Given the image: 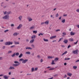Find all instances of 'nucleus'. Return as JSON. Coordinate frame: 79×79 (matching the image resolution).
Segmentation results:
<instances>
[{"mask_svg": "<svg viewBox=\"0 0 79 79\" xmlns=\"http://www.w3.org/2000/svg\"><path fill=\"white\" fill-rule=\"evenodd\" d=\"M78 52L79 51H78V50H76L75 51H73L72 52V53H73L74 54H76V55H78Z\"/></svg>", "mask_w": 79, "mask_h": 79, "instance_id": "nucleus-1", "label": "nucleus"}, {"mask_svg": "<svg viewBox=\"0 0 79 79\" xmlns=\"http://www.w3.org/2000/svg\"><path fill=\"white\" fill-rule=\"evenodd\" d=\"M3 18L4 19H8L9 18V16L8 15H6L3 17Z\"/></svg>", "mask_w": 79, "mask_h": 79, "instance_id": "nucleus-2", "label": "nucleus"}, {"mask_svg": "<svg viewBox=\"0 0 79 79\" xmlns=\"http://www.w3.org/2000/svg\"><path fill=\"white\" fill-rule=\"evenodd\" d=\"M23 25L21 24H20L17 27V29H21V28Z\"/></svg>", "mask_w": 79, "mask_h": 79, "instance_id": "nucleus-3", "label": "nucleus"}, {"mask_svg": "<svg viewBox=\"0 0 79 79\" xmlns=\"http://www.w3.org/2000/svg\"><path fill=\"white\" fill-rule=\"evenodd\" d=\"M5 45H10V42H6L5 43Z\"/></svg>", "mask_w": 79, "mask_h": 79, "instance_id": "nucleus-4", "label": "nucleus"}, {"mask_svg": "<svg viewBox=\"0 0 79 79\" xmlns=\"http://www.w3.org/2000/svg\"><path fill=\"white\" fill-rule=\"evenodd\" d=\"M27 61H28V60L27 59H25V60H24L23 59V61H22V63H23L24 64L26 63Z\"/></svg>", "mask_w": 79, "mask_h": 79, "instance_id": "nucleus-5", "label": "nucleus"}, {"mask_svg": "<svg viewBox=\"0 0 79 79\" xmlns=\"http://www.w3.org/2000/svg\"><path fill=\"white\" fill-rule=\"evenodd\" d=\"M36 37V36L35 35H32L31 36V39H35Z\"/></svg>", "mask_w": 79, "mask_h": 79, "instance_id": "nucleus-6", "label": "nucleus"}, {"mask_svg": "<svg viewBox=\"0 0 79 79\" xmlns=\"http://www.w3.org/2000/svg\"><path fill=\"white\" fill-rule=\"evenodd\" d=\"M35 29V25H33L30 27V29L32 30V29Z\"/></svg>", "mask_w": 79, "mask_h": 79, "instance_id": "nucleus-7", "label": "nucleus"}, {"mask_svg": "<svg viewBox=\"0 0 79 79\" xmlns=\"http://www.w3.org/2000/svg\"><path fill=\"white\" fill-rule=\"evenodd\" d=\"M22 18H23V16L20 15L19 17L18 18L19 19V20L20 21H21V20L22 19Z\"/></svg>", "mask_w": 79, "mask_h": 79, "instance_id": "nucleus-8", "label": "nucleus"}, {"mask_svg": "<svg viewBox=\"0 0 79 79\" xmlns=\"http://www.w3.org/2000/svg\"><path fill=\"white\" fill-rule=\"evenodd\" d=\"M28 19V21H32V19L31 18V17H28L27 18Z\"/></svg>", "mask_w": 79, "mask_h": 79, "instance_id": "nucleus-9", "label": "nucleus"}, {"mask_svg": "<svg viewBox=\"0 0 79 79\" xmlns=\"http://www.w3.org/2000/svg\"><path fill=\"white\" fill-rule=\"evenodd\" d=\"M25 49L26 50H27V49H30V50H32V48H31V47H26L25 48Z\"/></svg>", "mask_w": 79, "mask_h": 79, "instance_id": "nucleus-10", "label": "nucleus"}, {"mask_svg": "<svg viewBox=\"0 0 79 79\" xmlns=\"http://www.w3.org/2000/svg\"><path fill=\"white\" fill-rule=\"evenodd\" d=\"M3 77L5 79H8V77L6 75H4L3 76Z\"/></svg>", "mask_w": 79, "mask_h": 79, "instance_id": "nucleus-11", "label": "nucleus"}, {"mask_svg": "<svg viewBox=\"0 0 79 79\" xmlns=\"http://www.w3.org/2000/svg\"><path fill=\"white\" fill-rule=\"evenodd\" d=\"M70 34L71 35H75V33H74L73 32V31H71L70 33Z\"/></svg>", "mask_w": 79, "mask_h": 79, "instance_id": "nucleus-12", "label": "nucleus"}, {"mask_svg": "<svg viewBox=\"0 0 79 79\" xmlns=\"http://www.w3.org/2000/svg\"><path fill=\"white\" fill-rule=\"evenodd\" d=\"M67 75H68V76H69L70 77H71V76H72V74L71 73H67Z\"/></svg>", "mask_w": 79, "mask_h": 79, "instance_id": "nucleus-13", "label": "nucleus"}, {"mask_svg": "<svg viewBox=\"0 0 79 79\" xmlns=\"http://www.w3.org/2000/svg\"><path fill=\"white\" fill-rule=\"evenodd\" d=\"M68 40H64V42L65 43V44H67V43H68Z\"/></svg>", "mask_w": 79, "mask_h": 79, "instance_id": "nucleus-14", "label": "nucleus"}, {"mask_svg": "<svg viewBox=\"0 0 79 79\" xmlns=\"http://www.w3.org/2000/svg\"><path fill=\"white\" fill-rule=\"evenodd\" d=\"M58 60H59V58H58L56 57L54 59V61H58Z\"/></svg>", "mask_w": 79, "mask_h": 79, "instance_id": "nucleus-15", "label": "nucleus"}, {"mask_svg": "<svg viewBox=\"0 0 79 79\" xmlns=\"http://www.w3.org/2000/svg\"><path fill=\"white\" fill-rule=\"evenodd\" d=\"M49 21L48 20L47 21L44 22L45 24H48Z\"/></svg>", "mask_w": 79, "mask_h": 79, "instance_id": "nucleus-16", "label": "nucleus"}, {"mask_svg": "<svg viewBox=\"0 0 79 79\" xmlns=\"http://www.w3.org/2000/svg\"><path fill=\"white\" fill-rule=\"evenodd\" d=\"M34 41V39H32L31 40H30V43H33Z\"/></svg>", "mask_w": 79, "mask_h": 79, "instance_id": "nucleus-17", "label": "nucleus"}, {"mask_svg": "<svg viewBox=\"0 0 79 79\" xmlns=\"http://www.w3.org/2000/svg\"><path fill=\"white\" fill-rule=\"evenodd\" d=\"M26 54H27L28 55H30L31 54V52H26Z\"/></svg>", "mask_w": 79, "mask_h": 79, "instance_id": "nucleus-18", "label": "nucleus"}, {"mask_svg": "<svg viewBox=\"0 0 79 79\" xmlns=\"http://www.w3.org/2000/svg\"><path fill=\"white\" fill-rule=\"evenodd\" d=\"M16 64L17 63V64H20V63H19V62H18V61H15L14 62Z\"/></svg>", "mask_w": 79, "mask_h": 79, "instance_id": "nucleus-19", "label": "nucleus"}, {"mask_svg": "<svg viewBox=\"0 0 79 79\" xmlns=\"http://www.w3.org/2000/svg\"><path fill=\"white\" fill-rule=\"evenodd\" d=\"M43 40L44 42H48V39L44 38Z\"/></svg>", "mask_w": 79, "mask_h": 79, "instance_id": "nucleus-20", "label": "nucleus"}, {"mask_svg": "<svg viewBox=\"0 0 79 79\" xmlns=\"http://www.w3.org/2000/svg\"><path fill=\"white\" fill-rule=\"evenodd\" d=\"M19 65L18 64H13V66H14L15 67H16V66H19Z\"/></svg>", "mask_w": 79, "mask_h": 79, "instance_id": "nucleus-21", "label": "nucleus"}, {"mask_svg": "<svg viewBox=\"0 0 79 79\" xmlns=\"http://www.w3.org/2000/svg\"><path fill=\"white\" fill-rule=\"evenodd\" d=\"M34 67H32L31 69V72H34Z\"/></svg>", "mask_w": 79, "mask_h": 79, "instance_id": "nucleus-22", "label": "nucleus"}, {"mask_svg": "<svg viewBox=\"0 0 79 79\" xmlns=\"http://www.w3.org/2000/svg\"><path fill=\"white\" fill-rule=\"evenodd\" d=\"M16 55V53H14L13 55H11V56L12 57H14Z\"/></svg>", "mask_w": 79, "mask_h": 79, "instance_id": "nucleus-23", "label": "nucleus"}, {"mask_svg": "<svg viewBox=\"0 0 79 79\" xmlns=\"http://www.w3.org/2000/svg\"><path fill=\"white\" fill-rule=\"evenodd\" d=\"M54 61H54V60H52V63H51L52 64H55V63Z\"/></svg>", "mask_w": 79, "mask_h": 79, "instance_id": "nucleus-24", "label": "nucleus"}, {"mask_svg": "<svg viewBox=\"0 0 79 79\" xmlns=\"http://www.w3.org/2000/svg\"><path fill=\"white\" fill-rule=\"evenodd\" d=\"M33 33H35V34H37V31H33Z\"/></svg>", "mask_w": 79, "mask_h": 79, "instance_id": "nucleus-25", "label": "nucleus"}, {"mask_svg": "<svg viewBox=\"0 0 79 79\" xmlns=\"http://www.w3.org/2000/svg\"><path fill=\"white\" fill-rule=\"evenodd\" d=\"M23 56V54L21 53L20 55L19 56V58H21Z\"/></svg>", "mask_w": 79, "mask_h": 79, "instance_id": "nucleus-26", "label": "nucleus"}, {"mask_svg": "<svg viewBox=\"0 0 79 79\" xmlns=\"http://www.w3.org/2000/svg\"><path fill=\"white\" fill-rule=\"evenodd\" d=\"M69 40L71 42H73V41H74V40L73 38H71L69 39Z\"/></svg>", "mask_w": 79, "mask_h": 79, "instance_id": "nucleus-27", "label": "nucleus"}, {"mask_svg": "<svg viewBox=\"0 0 79 79\" xmlns=\"http://www.w3.org/2000/svg\"><path fill=\"white\" fill-rule=\"evenodd\" d=\"M66 53H67V51H65V52H64L62 54V56H63V55H65V54H66Z\"/></svg>", "mask_w": 79, "mask_h": 79, "instance_id": "nucleus-28", "label": "nucleus"}, {"mask_svg": "<svg viewBox=\"0 0 79 79\" xmlns=\"http://www.w3.org/2000/svg\"><path fill=\"white\" fill-rule=\"evenodd\" d=\"M44 35V34L42 33H40L39 35H38V36H40V35Z\"/></svg>", "mask_w": 79, "mask_h": 79, "instance_id": "nucleus-29", "label": "nucleus"}, {"mask_svg": "<svg viewBox=\"0 0 79 79\" xmlns=\"http://www.w3.org/2000/svg\"><path fill=\"white\" fill-rule=\"evenodd\" d=\"M10 69H15V67H10Z\"/></svg>", "mask_w": 79, "mask_h": 79, "instance_id": "nucleus-30", "label": "nucleus"}, {"mask_svg": "<svg viewBox=\"0 0 79 79\" xmlns=\"http://www.w3.org/2000/svg\"><path fill=\"white\" fill-rule=\"evenodd\" d=\"M15 55H16V56H19V52H17L15 54Z\"/></svg>", "mask_w": 79, "mask_h": 79, "instance_id": "nucleus-31", "label": "nucleus"}, {"mask_svg": "<svg viewBox=\"0 0 79 79\" xmlns=\"http://www.w3.org/2000/svg\"><path fill=\"white\" fill-rule=\"evenodd\" d=\"M15 44L17 45V44H19V42H16V41H15Z\"/></svg>", "mask_w": 79, "mask_h": 79, "instance_id": "nucleus-32", "label": "nucleus"}, {"mask_svg": "<svg viewBox=\"0 0 79 79\" xmlns=\"http://www.w3.org/2000/svg\"><path fill=\"white\" fill-rule=\"evenodd\" d=\"M53 58V57L52 56H49L48 57V58H49V59H50V58Z\"/></svg>", "mask_w": 79, "mask_h": 79, "instance_id": "nucleus-33", "label": "nucleus"}, {"mask_svg": "<svg viewBox=\"0 0 79 79\" xmlns=\"http://www.w3.org/2000/svg\"><path fill=\"white\" fill-rule=\"evenodd\" d=\"M62 23H65V19H64L61 21Z\"/></svg>", "mask_w": 79, "mask_h": 79, "instance_id": "nucleus-34", "label": "nucleus"}, {"mask_svg": "<svg viewBox=\"0 0 79 79\" xmlns=\"http://www.w3.org/2000/svg\"><path fill=\"white\" fill-rule=\"evenodd\" d=\"M24 59L23 58L20 59L19 60V61H23Z\"/></svg>", "mask_w": 79, "mask_h": 79, "instance_id": "nucleus-35", "label": "nucleus"}, {"mask_svg": "<svg viewBox=\"0 0 79 79\" xmlns=\"http://www.w3.org/2000/svg\"><path fill=\"white\" fill-rule=\"evenodd\" d=\"M73 68L74 69H77V67L76 66H74L73 67Z\"/></svg>", "mask_w": 79, "mask_h": 79, "instance_id": "nucleus-36", "label": "nucleus"}, {"mask_svg": "<svg viewBox=\"0 0 79 79\" xmlns=\"http://www.w3.org/2000/svg\"><path fill=\"white\" fill-rule=\"evenodd\" d=\"M64 60H70V58H65L64 59Z\"/></svg>", "mask_w": 79, "mask_h": 79, "instance_id": "nucleus-37", "label": "nucleus"}, {"mask_svg": "<svg viewBox=\"0 0 79 79\" xmlns=\"http://www.w3.org/2000/svg\"><path fill=\"white\" fill-rule=\"evenodd\" d=\"M37 69H38V68H36L34 69V71H37Z\"/></svg>", "mask_w": 79, "mask_h": 79, "instance_id": "nucleus-38", "label": "nucleus"}, {"mask_svg": "<svg viewBox=\"0 0 79 79\" xmlns=\"http://www.w3.org/2000/svg\"><path fill=\"white\" fill-rule=\"evenodd\" d=\"M14 35H18V33H15L14 34H13Z\"/></svg>", "mask_w": 79, "mask_h": 79, "instance_id": "nucleus-39", "label": "nucleus"}, {"mask_svg": "<svg viewBox=\"0 0 79 79\" xmlns=\"http://www.w3.org/2000/svg\"><path fill=\"white\" fill-rule=\"evenodd\" d=\"M9 31V30H6L5 31H4V32L6 33V32H8V31Z\"/></svg>", "mask_w": 79, "mask_h": 79, "instance_id": "nucleus-40", "label": "nucleus"}, {"mask_svg": "<svg viewBox=\"0 0 79 79\" xmlns=\"http://www.w3.org/2000/svg\"><path fill=\"white\" fill-rule=\"evenodd\" d=\"M62 38H60L59 40L58 41V42H60V41H61V40H62Z\"/></svg>", "mask_w": 79, "mask_h": 79, "instance_id": "nucleus-41", "label": "nucleus"}, {"mask_svg": "<svg viewBox=\"0 0 79 79\" xmlns=\"http://www.w3.org/2000/svg\"><path fill=\"white\" fill-rule=\"evenodd\" d=\"M14 47H15V46L13 45V46H10V48H14Z\"/></svg>", "mask_w": 79, "mask_h": 79, "instance_id": "nucleus-42", "label": "nucleus"}, {"mask_svg": "<svg viewBox=\"0 0 79 79\" xmlns=\"http://www.w3.org/2000/svg\"><path fill=\"white\" fill-rule=\"evenodd\" d=\"M31 47H32V48H34L35 47V46L34 45V44H32L31 45Z\"/></svg>", "mask_w": 79, "mask_h": 79, "instance_id": "nucleus-43", "label": "nucleus"}, {"mask_svg": "<svg viewBox=\"0 0 79 79\" xmlns=\"http://www.w3.org/2000/svg\"><path fill=\"white\" fill-rule=\"evenodd\" d=\"M37 57L38 59L40 58V56L39 55L37 56Z\"/></svg>", "mask_w": 79, "mask_h": 79, "instance_id": "nucleus-44", "label": "nucleus"}, {"mask_svg": "<svg viewBox=\"0 0 79 79\" xmlns=\"http://www.w3.org/2000/svg\"><path fill=\"white\" fill-rule=\"evenodd\" d=\"M7 12L6 11H5V12H3V13L4 15H6V14Z\"/></svg>", "mask_w": 79, "mask_h": 79, "instance_id": "nucleus-45", "label": "nucleus"}, {"mask_svg": "<svg viewBox=\"0 0 79 79\" xmlns=\"http://www.w3.org/2000/svg\"><path fill=\"white\" fill-rule=\"evenodd\" d=\"M63 34V35H66V33L65 32H63L62 33Z\"/></svg>", "mask_w": 79, "mask_h": 79, "instance_id": "nucleus-46", "label": "nucleus"}, {"mask_svg": "<svg viewBox=\"0 0 79 79\" xmlns=\"http://www.w3.org/2000/svg\"><path fill=\"white\" fill-rule=\"evenodd\" d=\"M51 18H52L53 19L54 18V17H53V16L52 15H51Z\"/></svg>", "mask_w": 79, "mask_h": 79, "instance_id": "nucleus-47", "label": "nucleus"}, {"mask_svg": "<svg viewBox=\"0 0 79 79\" xmlns=\"http://www.w3.org/2000/svg\"><path fill=\"white\" fill-rule=\"evenodd\" d=\"M77 42H78V40H77V41L76 42H74V44H77Z\"/></svg>", "mask_w": 79, "mask_h": 79, "instance_id": "nucleus-48", "label": "nucleus"}, {"mask_svg": "<svg viewBox=\"0 0 79 79\" xmlns=\"http://www.w3.org/2000/svg\"><path fill=\"white\" fill-rule=\"evenodd\" d=\"M76 11L77 12H78V13H79V9H77L76 10Z\"/></svg>", "mask_w": 79, "mask_h": 79, "instance_id": "nucleus-49", "label": "nucleus"}, {"mask_svg": "<svg viewBox=\"0 0 79 79\" xmlns=\"http://www.w3.org/2000/svg\"><path fill=\"white\" fill-rule=\"evenodd\" d=\"M10 14V11H9V12H7V15H8Z\"/></svg>", "mask_w": 79, "mask_h": 79, "instance_id": "nucleus-50", "label": "nucleus"}, {"mask_svg": "<svg viewBox=\"0 0 79 79\" xmlns=\"http://www.w3.org/2000/svg\"><path fill=\"white\" fill-rule=\"evenodd\" d=\"M3 3H4V2H2V3H1L2 6H3Z\"/></svg>", "mask_w": 79, "mask_h": 79, "instance_id": "nucleus-51", "label": "nucleus"}, {"mask_svg": "<svg viewBox=\"0 0 79 79\" xmlns=\"http://www.w3.org/2000/svg\"><path fill=\"white\" fill-rule=\"evenodd\" d=\"M56 32H58V31H60V29L56 30Z\"/></svg>", "mask_w": 79, "mask_h": 79, "instance_id": "nucleus-52", "label": "nucleus"}, {"mask_svg": "<svg viewBox=\"0 0 79 79\" xmlns=\"http://www.w3.org/2000/svg\"><path fill=\"white\" fill-rule=\"evenodd\" d=\"M56 18H57V17H58L59 16L58 14H57L56 15Z\"/></svg>", "mask_w": 79, "mask_h": 79, "instance_id": "nucleus-53", "label": "nucleus"}, {"mask_svg": "<svg viewBox=\"0 0 79 79\" xmlns=\"http://www.w3.org/2000/svg\"><path fill=\"white\" fill-rule=\"evenodd\" d=\"M14 24H11V27H14Z\"/></svg>", "mask_w": 79, "mask_h": 79, "instance_id": "nucleus-54", "label": "nucleus"}, {"mask_svg": "<svg viewBox=\"0 0 79 79\" xmlns=\"http://www.w3.org/2000/svg\"><path fill=\"white\" fill-rule=\"evenodd\" d=\"M44 23H44V22H42L41 23V25H43V24H44Z\"/></svg>", "mask_w": 79, "mask_h": 79, "instance_id": "nucleus-55", "label": "nucleus"}, {"mask_svg": "<svg viewBox=\"0 0 79 79\" xmlns=\"http://www.w3.org/2000/svg\"><path fill=\"white\" fill-rule=\"evenodd\" d=\"M68 15L67 14L64 15H63V16L65 17V16H67Z\"/></svg>", "mask_w": 79, "mask_h": 79, "instance_id": "nucleus-56", "label": "nucleus"}, {"mask_svg": "<svg viewBox=\"0 0 79 79\" xmlns=\"http://www.w3.org/2000/svg\"><path fill=\"white\" fill-rule=\"evenodd\" d=\"M42 62H43V59H41L40 60V62L41 63H42Z\"/></svg>", "mask_w": 79, "mask_h": 79, "instance_id": "nucleus-57", "label": "nucleus"}, {"mask_svg": "<svg viewBox=\"0 0 79 79\" xmlns=\"http://www.w3.org/2000/svg\"><path fill=\"white\" fill-rule=\"evenodd\" d=\"M54 69V68H52V69H49V70H53Z\"/></svg>", "mask_w": 79, "mask_h": 79, "instance_id": "nucleus-58", "label": "nucleus"}, {"mask_svg": "<svg viewBox=\"0 0 79 79\" xmlns=\"http://www.w3.org/2000/svg\"><path fill=\"white\" fill-rule=\"evenodd\" d=\"M77 62H79V59L77 60V61H76V63H77Z\"/></svg>", "mask_w": 79, "mask_h": 79, "instance_id": "nucleus-59", "label": "nucleus"}, {"mask_svg": "<svg viewBox=\"0 0 79 79\" xmlns=\"http://www.w3.org/2000/svg\"><path fill=\"white\" fill-rule=\"evenodd\" d=\"M71 47V46L70 45L68 46V48H69V47Z\"/></svg>", "mask_w": 79, "mask_h": 79, "instance_id": "nucleus-60", "label": "nucleus"}, {"mask_svg": "<svg viewBox=\"0 0 79 79\" xmlns=\"http://www.w3.org/2000/svg\"><path fill=\"white\" fill-rule=\"evenodd\" d=\"M58 76V74H56L54 75V77H56Z\"/></svg>", "mask_w": 79, "mask_h": 79, "instance_id": "nucleus-61", "label": "nucleus"}, {"mask_svg": "<svg viewBox=\"0 0 79 79\" xmlns=\"http://www.w3.org/2000/svg\"><path fill=\"white\" fill-rule=\"evenodd\" d=\"M26 41L27 42H29V39H27L26 40Z\"/></svg>", "mask_w": 79, "mask_h": 79, "instance_id": "nucleus-62", "label": "nucleus"}, {"mask_svg": "<svg viewBox=\"0 0 79 79\" xmlns=\"http://www.w3.org/2000/svg\"><path fill=\"white\" fill-rule=\"evenodd\" d=\"M56 37V36H52V37H53V39L54 38H55V37Z\"/></svg>", "mask_w": 79, "mask_h": 79, "instance_id": "nucleus-63", "label": "nucleus"}, {"mask_svg": "<svg viewBox=\"0 0 79 79\" xmlns=\"http://www.w3.org/2000/svg\"><path fill=\"white\" fill-rule=\"evenodd\" d=\"M0 42H3V40H0Z\"/></svg>", "mask_w": 79, "mask_h": 79, "instance_id": "nucleus-64", "label": "nucleus"}]
</instances>
